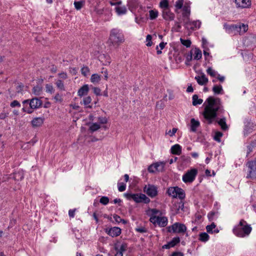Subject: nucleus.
I'll list each match as a JSON object with an SVG mask.
<instances>
[{"label":"nucleus","instance_id":"45","mask_svg":"<svg viewBox=\"0 0 256 256\" xmlns=\"http://www.w3.org/2000/svg\"><path fill=\"white\" fill-rule=\"evenodd\" d=\"M152 36L151 35H150V34L147 35V36L146 37V46H152Z\"/></svg>","mask_w":256,"mask_h":256},{"label":"nucleus","instance_id":"47","mask_svg":"<svg viewBox=\"0 0 256 256\" xmlns=\"http://www.w3.org/2000/svg\"><path fill=\"white\" fill-rule=\"evenodd\" d=\"M180 42L182 44L186 46L187 48H188L190 46L191 44V42L189 40H183L182 38H180Z\"/></svg>","mask_w":256,"mask_h":256},{"label":"nucleus","instance_id":"17","mask_svg":"<svg viewBox=\"0 0 256 256\" xmlns=\"http://www.w3.org/2000/svg\"><path fill=\"white\" fill-rule=\"evenodd\" d=\"M235 2L238 7L246 8L250 6V0H235Z\"/></svg>","mask_w":256,"mask_h":256},{"label":"nucleus","instance_id":"5","mask_svg":"<svg viewBox=\"0 0 256 256\" xmlns=\"http://www.w3.org/2000/svg\"><path fill=\"white\" fill-rule=\"evenodd\" d=\"M167 192L168 196L174 198H178L182 200L185 198V193L184 190L178 186L170 187L168 190Z\"/></svg>","mask_w":256,"mask_h":256},{"label":"nucleus","instance_id":"33","mask_svg":"<svg viewBox=\"0 0 256 256\" xmlns=\"http://www.w3.org/2000/svg\"><path fill=\"white\" fill-rule=\"evenodd\" d=\"M160 6L162 10L169 8V4L168 0H162L160 3Z\"/></svg>","mask_w":256,"mask_h":256},{"label":"nucleus","instance_id":"43","mask_svg":"<svg viewBox=\"0 0 256 256\" xmlns=\"http://www.w3.org/2000/svg\"><path fill=\"white\" fill-rule=\"evenodd\" d=\"M113 218H114L115 221L118 223L122 222L124 224H126V222L125 220L121 218L117 214H114Z\"/></svg>","mask_w":256,"mask_h":256},{"label":"nucleus","instance_id":"11","mask_svg":"<svg viewBox=\"0 0 256 256\" xmlns=\"http://www.w3.org/2000/svg\"><path fill=\"white\" fill-rule=\"evenodd\" d=\"M228 30L236 32L240 34L246 32L248 30V26L244 24H240L237 25H232L228 27Z\"/></svg>","mask_w":256,"mask_h":256},{"label":"nucleus","instance_id":"4","mask_svg":"<svg viewBox=\"0 0 256 256\" xmlns=\"http://www.w3.org/2000/svg\"><path fill=\"white\" fill-rule=\"evenodd\" d=\"M108 40L113 46H118L124 42V36L120 30L113 28L110 31Z\"/></svg>","mask_w":256,"mask_h":256},{"label":"nucleus","instance_id":"55","mask_svg":"<svg viewBox=\"0 0 256 256\" xmlns=\"http://www.w3.org/2000/svg\"><path fill=\"white\" fill-rule=\"evenodd\" d=\"M148 170L150 172H155L157 171L156 169V166H155V164H151L148 167Z\"/></svg>","mask_w":256,"mask_h":256},{"label":"nucleus","instance_id":"62","mask_svg":"<svg viewBox=\"0 0 256 256\" xmlns=\"http://www.w3.org/2000/svg\"><path fill=\"white\" fill-rule=\"evenodd\" d=\"M59 76L60 78L65 80L67 78V74L65 72H62L59 74Z\"/></svg>","mask_w":256,"mask_h":256},{"label":"nucleus","instance_id":"42","mask_svg":"<svg viewBox=\"0 0 256 256\" xmlns=\"http://www.w3.org/2000/svg\"><path fill=\"white\" fill-rule=\"evenodd\" d=\"M54 100L56 102L61 103L63 101V98L62 94H56L54 96Z\"/></svg>","mask_w":256,"mask_h":256},{"label":"nucleus","instance_id":"44","mask_svg":"<svg viewBox=\"0 0 256 256\" xmlns=\"http://www.w3.org/2000/svg\"><path fill=\"white\" fill-rule=\"evenodd\" d=\"M100 202L104 205H106L109 202V198L107 196H102L100 200Z\"/></svg>","mask_w":256,"mask_h":256},{"label":"nucleus","instance_id":"7","mask_svg":"<svg viewBox=\"0 0 256 256\" xmlns=\"http://www.w3.org/2000/svg\"><path fill=\"white\" fill-rule=\"evenodd\" d=\"M144 192L151 198H154L158 194V187L154 185L148 184L145 185L143 189Z\"/></svg>","mask_w":256,"mask_h":256},{"label":"nucleus","instance_id":"64","mask_svg":"<svg viewBox=\"0 0 256 256\" xmlns=\"http://www.w3.org/2000/svg\"><path fill=\"white\" fill-rule=\"evenodd\" d=\"M8 114L5 112H2L0 114V119L3 120L8 116Z\"/></svg>","mask_w":256,"mask_h":256},{"label":"nucleus","instance_id":"49","mask_svg":"<svg viewBox=\"0 0 256 256\" xmlns=\"http://www.w3.org/2000/svg\"><path fill=\"white\" fill-rule=\"evenodd\" d=\"M46 92L50 94L54 92V88L51 84H47L46 86Z\"/></svg>","mask_w":256,"mask_h":256},{"label":"nucleus","instance_id":"24","mask_svg":"<svg viewBox=\"0 0 256 256\" xmlns=\"http://www.w3.org/2000/svg\"><path fill=\"white\" fill-rule=\"evenodd\" d=\"M101 80V76L98 74H92L91 76L90 80L94 84H98Z\"/></svg>","mask_w":256,"mask_h":256},{"label":"nucleus","instance_id":"59","mask_svg":"<svg viewBox=\"0 0 256 256\" xmlns=\"http://www.w3.org/2000/svg\"><path fill=\"white\" fill-rule=\"evenodd\" d=\"M76 209L74 210H70L68 211V215L70 218H74V216L75 212H76Z\"/></svg>","mask_w":256,"mask_h":256},{"label":"nucleus","instance_id":"34","mask_svg":"<svg viewBox=\"0 0 256 256\" xmlns=\"http://www.w3.org/2000/svg\"><path fill=\"white\" fill-rule=\"evenodd\" d=\"M156 170L158 172L162 171L164 167L165 163L164 162H158L154 163Z\"/></svg>","mask_w":256,"mask_h":256},{"label":"nucleus","instance_id":"9","mask_svg":"<svg viewBox=\"0 0 256 256\" xmlns=\"http://www.w3.org/2000/svg\"><path fill=\"white\" fill-rule=\"evenodd\" d=\"M247 178L256 179V162L251 161L247 163Z\"/></svg>","mask_w":256,"mask_h":256},{"label":"nucleus","instance_id":"28","mask_svg":"<svg viewBox=\"0 0 256 256\" xmlns=\"http://www.w3.org/2000/svg\"><path fill=\"white\" fill-rule=\"evenodd\" d=\"M184 4V0H178L176 2L175 4V12L178 13V10L182 8H183V6Z\"/></svg>","mask_w":256,"mask_h":256},{"label":"nucleus","instance_id":"60","mask_svg":"<svg viewBox=\"0 0 256 256\" xmlns=\"http://www.w3.org/2000/svg\"><path fill=\"white\" fill-rule=\"evenodd\" d=\"M33 108H32L30 107L28 108H22V110L24 112H27L28 114H32L33 112Z\"/></svg>","mask_w":256,"mask_h":256},{"label":"nucleus","instance_id":"56","mask_svg":"<svg viewBox=\"0 0 256 256\" xmlns=\"http://www.w3.org/2000/svg\"><path fill=\"white\" fill-rule=\"evenodd\" d=\"M14 178L15 180H22L24 177H23V176L22 174L18 172V173H16L14 174Z\"/></svg>","mask_w":256,"mask_h":256},{"label":"nucleus","instance_id":"20","mask_svg":"<svg viewBox=\"0 0 256 256\" xmlns=\"http://www.w3.org/2000/svg\"><path fill=\"white\" fill-rule=\"evenodd\" d=\"M195 79L200 85H204L208 82V79L204 74L200 76H196Z\"/></svg>","mask_w":256,"mask_h":256},{"label":"nucleus","instance_id":"50","mask_svg":"<svg viewBox=\"0 0 256 256\" xmlns=\"http://www.w3.org/2000/svg\"><path fill=\"white\" fill-rule=\"evenodd\" d=\"M126 185L123 182L118 184V190L120 192H122L126 190Z\"/></svg>","mask_w":256,"mask_h":256},{"label":"nucleus","instance_id":"58","mask_svg":"<svg viewBox=\"0 0 256 256\" xmlns=\"http://www.w3.org/2000/svg\"><path fill=\"white\" fill-rule=\"evenodd\" d=\"M136 231L140 233H144L146 232V230L144 227L138 228L136 229Z\"/></svg>","mask_w":256,"mask_h":256},{"label":"nucleus","instance_id":"46","mask_svg":"<svg viewBox=\"0 0 256 256\" xmlns=\"http://www.w3.org/2000/svg\"><path fill=\"white\" fill-rule=\"evenodd\" d=\"M127 246L125 244H122L120 247L119 248H116V250L118 252H121L123 253L124 252H125L126 250Z\"/></svg>","mask_w":256,"mask_h":256},{"label":"nucleus","instance_id":"21","mask_svg":"<svg viewBox=\"0 0 256 256\" xmlns=\"http://www.w3.org/2000/svg\"><path fill=\"white\" fill-rule=\"evenodd\" d=\"M170 150L174 154L180 155L182 153V147L180 144H176L172 146Z\"/></svg>","mask_w":256,"mask_h":256},{"label":"nucleus","instance_id":"37","mask_svg":"<svg viewBox=\"0 0 256 256\" xmlns=\"http://www.w3.org/2000/svg\"><path fill=\"white\" fill-rule=\"evenodd\" d=\"M84 1H74V6L75 8L77 10H80L82 8V7L84 6Z\"/></svg>","mask_w":256,"mask_h":256},{"label":"nucleus","instance_id":"30","mask_svg":"<svg viewBox=\"0 0 256 256\" xmlns=\"http://www.w3.org/2000/svg\"><path fill=\"white\" fill-rule=\"evenodd\" d=\"M202 102L203 100L201 98H198V96L196 94H194L192 96V104L194 106L200 104Z\"/></svg>","mask_w":256,"mask_h":256},{"label":"nucleus","instance_id":"12","mask_svg":"<svg viewBox=\"0 0 256 256\" xmlns=\"http://www.w3.org/2000/svg\"><path fill=\"white\" fill-rule=\"evenodd\" d=\"M23 104H28L30 107L33 109H37L40 108L42 105V102L37 98H33L30 100H26L23 101Z\"/></svg>","mask_w":256,"mask_h":256},{"label":"nucleus","instance_id":"48","mask_svg":"<svg viewBox=\"0 0 256 256\" xmlns=\"http://www.w3.org/2000/svg\"><path fill=\"white\" fill-rule=\"evenodd\" d=\"M56 84L59 89L61 90H64V84L62 80H58L56 82Z\"/></svg>","mask_w":256,"mask_h":256},{"label":"nucleus","instance_id":"41","mask_svg":"<svg viewBox=\"0 0 256 256\" xmlns=\"http://www.w3.org/2000/svg\"><path fill=\"white\" fill-rule=\"evenodd\" d=\"M180 242V239L179 237H175L170 242V244L172 247L175 246L177 244L179 243Z\"/></svg>","mask_w":256,"mask_h":256},{"label":"nucleus","instance_id":"23","mask_svg":"<svg viewBox=\"0 0 256 256\" xmlns=\"http://www.w3.org/2000/svg\"><path fill=\"white\" fill-rule=\"evenodd\" d=\"M115 10L118 15L124 14H126V12H127L126 8L125 6H120V4L118 5L115 8Z\"/></svg>","mask_w":256,"mask_h":256},{"label":"nucleus","instance_id":"38","mask_svg":"<svg viewBox=\"0 0 256 256\" xmlns=\"http://www.w3.org/2000/svg\"><path fill=\"white\" fill-rule=\"evenodd\" d=\"M212 90L215 94H220L222 90V86L220 85H215L212 88Z\"/></svg>","mask_w":256,"mask_h":256},{"label":"nucleus","instance_id":"40","mask_svg":"<svg viewBox=\"0 0 256 256\" xmlns=\"http://www.w3.org/2000/svg\"><path fill=\"white\" fill-rule=\"evenodd\" d=\"M42 88L40 86H36L33 88H32V92L36 96H38L42 92Z\"/></svg>","mask_w":256,"mask_h":256},{"label":"nucleus","instance_id":"14","mask_svg":"<svg viewBox=\"0 0 256 256\" xmlns=\"http://www.w3.org/2000/svg\"><path fill=\"white\" fill-rule=\"evenodd\" d=\"M132 200L136 203L144 202L148 204L150 202V199L143 194H135Z\"/></svg>","mask_w":256,"mask_h":256},{"label":"nucleus","instance_id":"18","mask_svg":"<svg viewBox=\"0 0 256 256\" xmlns=\"http://www.w3.org/2000/svg\"><path fill=\"white\" fill-rule=\"evenodd\" d=\"M44 118L41 117H36L34 118L31 122L32 125L33 127H39L42 126L44 123Z\"/></svg>","mask_w":256,"mask_h":256},{"label":"nucleus","instance_id":"26","mask_svg":"<svg viewBox=\"0 0 256 256\" xmlns=\"http://www.w3.org/2000/svg\"><path fill=\"white\" fill-rule=\"evenodd\" d=\"M218 123L220 126L222 130H226L228 128V126L226 124V119L225 118L220 119L218 121Z\"/></svg>","mask_w":256,"mask_h":256},{"label":"nucleus","instance_id":"22","mask_svg":"<svg viewBox=\"0 0 256 256\" xmlns=\"http://www.w3.org/2000/svg\"><path fill=\"white\" fill-rule=\"evenodd\" d=\"M190 131L195 132L196 128L200 126V123L198 120H196L194 118H192L190 120Z\"/></svg>","mask_w":256,"mask_h":256},{"label":"nucleus","instance_id":"39","mask_svg":"<svg viewBox=\"0 0 256 256\" xmlns=\"http://www.w3.org/2000/svg\"><path fill=\"white\" fill-rule=\"evenodd\" d=\"M206 72L208 74L212 77H216L218 75V72L212 68H208L206 70Z\"/></svg>","mask_w":256,"mask_h":256},{"label":"nucleus","instance_id":"54","mask_svg":"<svg viewBox=\"0 0 256 256\" xmlns=\"http://www.w3.org/2000/svg\"><path fill=\"white\" fill-rule=\"evenodd\" d=\"M98 121L100 124H105L108 122L107 119L105 117H99L98 118Z\"/></svg>","mask_w":256,"mask_h":256},{"label":"nucleus","instance_id":"57","mask_svg":"<svg viewBox=\"0 0 256 256\" xmlns=\"http://www.w3.org/2000/svg\"><path fill=\"white\" fill-rule=\"evenodd\" d=\"M134 194L130 193H125L124 196L128 200H132Z\"/></svg>","mask_w":256,"mask_h":256},{"label":"nucleus","instance_id":"16","mask_svg":"<svg viewBox=\"0 0 256 256\" xmlns=\"http://www.w3.org/2000/svg\"><path fill=\"white\" fill-rule=\"evenodd\" d=\"M106 232L110 236L116 237L121 234V229L118 227H113L110 228H106Z\"/></svg>","mask_w":256,"mask_h":256},{"label":"nucleus","instance_id":"8","mask_svg":"<svg viewBox=\"0 0 256 256\" xmlns=\"http://www.w3.org/2000/svg\"><path fill=\"white\" fill-rule=\"evenodd\" d=\"M168 230L169 232L183 234L186 232V227L184 224L179 222H175L172 225L168 227Z\"/></svg>","mask_w":256,"mask_h":256},{"label":"nucleus","instance_id":"35","mask_svg":"<svg viewBox=\"0 0 256 256\" xmlns=\"http://www.w3.org/2000/svg\"><path fill=\"white\" fill-rule=\"evenodd\" d=\"M100 128V124L96 122L92 123L90 126V130L92 132H94Z\"/></svg>","mask_w":256,"mask_h":256},{"label":"nucleus","instance_id":"36","mask_svg":"<svg viewBox=\"0 0 256 256\" xmlns=\"http://www.w3.org/2000/svg\"><path fill=\"white\" fill-rule=\"evenodd\" d=\"M81 73L84 76H86L90 74V70L88 66H83L81 68Z\"/></svg>","mask_w":256,"mask_h":256},{"label":"nucleus","instance_id":"25","mask_svg":"<svg viewBox=\"0 0 256 256\" xmlns=\"http://www.w3.org/2000/svg\"><path fill=\"white\" fill-rule=\"evenodd\" d=\"M192 52L193 53L194 60H198L202 58V52L200 49L196 48Z\"/></svg>","mask_w":256,"mask_h":256},{"label":"nucleus","instance_id":"6","mask_svg":"<svg viewBox=\"0 0 256 256\" xmlns=\"http://www.w3.org/2000/svg\"><path fill=\"white\" fill-rule=\"evenodd\" d=\"M198 174V170L196 168H192L186 172L182 176V180L185 183H191L195 179Z\"/></svg>","mask_w":256,"mask_h":256},{"label":"nucleus","instance_id":"63","mask_svg":"<svg viewBox=\"0 0 256 256\" xmlns=\"http://www.w3.org/2000/svg\"><path fill=\"white\" fill-rule=\"evenodd\" d=\"M171 256H184V254L179 252H176L172 253Z\"/></svg>","mask_w":256,"mask_h":256},{"label":"nucleus","instance_id":"19","mask_svg":"<svg viewBox=\"0 0 256 256\" xmlns=\"http://www.w3.org/2000/svg\"><path fill=\"white\" fill-rule=\"evenodd\" d=\"M89 91V88L88 84H84L82 86L78 92V96L82 97L86 96L88 94Z\"/></svg>","mask_w":256,"mask_h":256},{"label":"nucleus","instance_id":"1","mask_svg":"<svg viewBox=\"0 0 256 256\" xmlns=\"http://www.w3.org/2000/svg\"><path fill=\"white\" fill-rule=\"evenodd\" d=\"M206 102L207 104L205 106L203 115L204 118L208 121V123L211 124L212 120L216 116L217 112H221L223 110L222 106L218 98H215L210 96L207 98Z\"/></svg>","mask_w":256,"mask_h":256},{"label":"nucleus","instance_id":"29","mask_svg":"<svg viewBox=\"0 0 256 256\" xmlns=\"http://www.w3.org/2000/svg\"><path fill=\"white\" fill-rule=\"evenodd\" d=\"M216 227V226L215 224L214 223H212L210 225L207 226L206 229L207 232L209 233H212L213 232L218 233V230L215 229Z\"/></svg>","mask_w":256,"mask_h":256},{"label":"nucleus","instance_id":"2","mask_svg":"<svg viewBox=\"0 0 256 256\" xmlns=\"http://www.w3.org/2000/svg\"><path fill=\"white\" fill-rule=\"evenodd\" d=\"M146 214L150 216V220L154 225L160 227L166 226L168 222L166 217L160 216L161 212L156 208H149L146 211Z\"/></svg>","mask_w":256,"mask_h":256},{"label":"nucleus","instance_id":"15","mask_svg":"<svg viewBox=\"0 0 256 256\" xmlns=\"http://www.w3.org/2000/svg\"><path fill=\"white\" fill-rule=\"evenodd\" d=\"M162 16L166 20L172 21L174 19L175 15L169 8L162 10Z\"/></svg>","mask_w":256,"mask_h":256},{"label":"nucleus","instance_id":"3","mask_svg":"<svg viewBox=\"0 0 256 256\" xmlns=\"http://www.w3.org/2000/svg\"><path fill=\"white\" fill-rule=\"evenodd\" d=\"M252 231V228L247 222L242 220L239 224L233 229V232L238 237L243 238L248 236Z\"/></svg>","mask_w":256,"mask_h":256},{"label":"nucleus","instance_id":"52","mask_svg":"<svg viewBox=\"0 0 256 256\" xmlns=\"http://www.w3.org/2000/svg\"><path fill=\"white\" fill-rule=\"evenodd\" d=\"M177 130L178 129L176 128H173L172 130H170L166 132V134H168L170 136H172L175 134Z\"/></svg>","mask_w":256,"mask_h":256},{"label":"nucleus","instance_id":"53","mask_svg":"<svg viewBox=\"0 0 256 256\" xmlns=\"http://www.w3.org/2000/svg\"><path fill=\"white\" fill-rule=\"evenodd\" d=\"M10 106L12 108H14L16 106L20 107V104L18 100H14L10 103Z\"/></svg>","mask_w":256,"mask_h":256},{"label":"nucleus","instance_id":"13","mask_svg":"<svg viewBox=\"0 0 256 256\" xmlns=\"http://www.w3.org/2000/svg\"><path fill=\"white\" fill-rule=\"evenodd\" d=\"M182 8V17L180 18V22L190 18V8L188 3H185Z\"/></svg>","mask_w":256,"mask_h":256},{"label":"nucleus","instance_id":"27","mask_svg":"<svg viewBox=\"0 0 256 256\" xmlns=\"http://www.w3.org/2000/svg\"><path fill=\"white\" fill-rule=\"evenodd\" d=\"M92 102V98L90 96H88L84 98L82 101L80 102L81 104H84L86 108H91V106H90V104Z\"/></svg>","mask_w":256,"mask_h":256},{"label":"nucleus","instance_id":"61","mask_svg":"<svg viewBox=\"0 0 256 256\" xmlns=\"http://www.w3.org/2000/svg\"><path fill=\"white\" fill-rule=\"evenodd\" d=\"M93 90H94V92L96 94V95H100V90L98 88H93Z\"/></svg>","mask_w":256,"mask_h":256},{"label":"nucleus","instance_id":"31","mask_svg":"<svg viewBox=\"0 0 256 256\" xmlns=\"http://www.w3.org/2000/svg\"><path fill=\"white\" fill-rule=\"evenodd\" d=\"M150 18L152 20L156 19L158 15V12L157 10H152L149 11Z\"/></svg>","mask_w":256,"mask_h":256},{"label":"nucleus","instance_id":"32","mask_svg":"<svg viewBox=\"0 0 256 256\" xmlns=\"http://www.w3.org/2000/svg\"><path fill=\"white\" fill-rule=\"evenodd\" d=\"M209 236L206 232H202L200 234L199 240L203 242H207L209 240Z\"/></svg>","mask_w":256,"mask_h":256},{"label":"nucleus","instance_id":"10","mask_svg":"<svg viewBox=\"0 0 256 256\" xmlns=\"http://www.w3.org/2000/svg\"><path fill=\"white\" fill-rule=\"evenodd\" d=\"M184 26L187 30H194L199 28L200 26L201 22L199 20L191 21L190 18L182 22Z\"/></svg>","mask_w":256,"mask_h":256},{"label":"nucleus","instance_id":"51","mask_svg":"<svg viewBox=\"0 0 256 256\" xmlns=\"http://www.w3.org/2000/svg\"><path fill=\"white\" fill-rule=\"evenodd\" d=\"M222 134L220 132H217L215 134V136L214 137V139L217 141L220 142V138L222 136Z\"/></svg>","mask_w":256,"mask_h":256}]
</instances>
